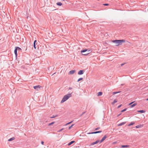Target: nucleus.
I'll return each instance as SVG.
<instances>
[{
  "label": "nucleus",
  "mask_w": 148,
  "mask_h": 148,
  "mask_svg": "<svg viewBox=\"0 0 148 148\" xmlns=\"http://www.w3.org/2000/svg\"><path fill=\"white\" fill-rule=\"evenodd\" d=\"M125 41L124 40H115L112 41V42L116 44V46L121 45L123 42H124Z\"/></svg>",
  "instance_id": "1"
},
{
  "label": "nucleus",
  "mask_w": 148,
  "mask_h": 148,
  "mask_svg": "<svg viewBox=\"0 0 148 148\" xmlns=\"http://www.w3.org/2000/svg\"><path fill=\"white\" fill-rule=\"evenodd\" d=\"M71 96V94H68L64 96L62 100L61 101V103H62L68 99Z\"/></svg>",
  "instance_id": "2"
},
{
  "label": "nucleus",
  "mask_w": 148,
  "mask_h": 148,
  "mask_svg": "<svg viewBox=\"0 0 148 148\" xmlns=\"http://www.w3.org/2000/svg\"><path fill=\"white\" fill-rule=\"evenodd\" d=\"M75 70H72L70 71L69 73V75H71L73 74L75 72Z\"/></svg>",
  "instance_id": "3"
},
{
  "label": "nucleus",
  "mask_w": 148,
  "mask_h": 148,
  "mask_svg": "<svg viewBox=\"0 0 148 148\" xmlns=\"http://www.w3.org/2000/svg\"><path fill=\"white\" fill-rule=\"evenodd\" d=\"M40 87H41V86L40 85H38V86H34V88L36 90H38V88H40Z\"/></svg>",
  "instance_id": "4"
},
{
  "label": "nucleus",
  "mask_w": 148,
  "mask_h": 148,
  "mask_svg": "<svg viewBox=\"0 0 148 148\" xmlns=\"http://www.w3.org/2000/svg\"><path fill=\"white\" fill-rule=\"evenodd\" d=\"M101 132V131H97V132H92L89 133H88V134H96V133H100Z\"/></svg>",
  "instance_id": "5"
},
{
  "label": "nucleus",
  "mask_w": 148,
  "mask_h": 148,
  "mask_svg": "<svg viewBox=\"0 0 148 148\" xmlns=\"http://www.w3.org/2000/svg\"><path fill=\"white\" fill-rule=\"evenodd\" d=\"M107 138V137L106 135L104 136L102 139L100 141V143H102L103 141Z\"/></svg>",
  "instance_id": "6"
},
{
  "label": "nucleus",
  "mask_w": 148,
  "mask_h": 148,
  "mask_svg": "<svg viewBox=\"0 0 148 148\" xmlns=\"http://www.w3.org/2000/svg\"><path fill=\"white\" fill-rule=\"evenodd\" d=\"M84 73V71L83 70H80L79 71L78 73V74L79 75H82Z\"/></svg>",
  "instance_id": "7"
},
{
  "label": "nucleus",
  "mask_w": 148,
  "mask_h": 148,
  "mask_svg": "<svg viewBox=\"0 0 148 148\" xmlns=\"http://www.w3.org/2000/svg\"><path fill=\"white\" fill-rule=\"evenodd\" d=\"M99 140H97L95 142H93L91 144V145H93L95 144H97L98 143H99Z\"/></svg>",
  "instance_id": "8"
},
{
  "label": "nucleus",
  "mask_w": 148,
  "mask_h": 148,
  "mask_svg": "<svg viewBox=\"0 0 148 148\" xmlns=\"http://www.w3.org/2000/svg\"><path fill=\"white\" fill-rule=\"evenodd\" d=\"M15 48H16V49L14 50V53H15V54L16 56V57L17 56V51L18 50H17V49H16V47H15Z\"/></svg>",
  "instance_id": "9"
},
{
  "label": "nucleus",
  "mask_w": 148,
  "mask_h": 148,
  "mask_svg": "<svg viewBox=\"0 0 148 148\" xmlns=\"http://www.w3.org/2000/svg\"><path fill=\"white\" fill-rule=\"evenodd\" d=\"M117 100L116 99H115L113 101L112 103V105H114L115 103L117 102Z\"/></svg>",
  "instance_id": "10"
},
{
  "label": "nucleus",
  "mask_w": 148,
  "mask_h": 148,
  "mask_svg": "<svg viewBox=\"0 0 148 148\" xmlns=\"http://www.w3.org/2000/svg\"><path fill=\"white\" fill-rule=\"evenodd\" d=\"M129 147V145H122L121 146V147L122 148H124L125 147Z\"/></svg>",
  "instance_id": "11"
},
{
  "label": "nucleus",
  "mask_w": 148,
  "mask_h": 148,
  "mask_svg": "<svg viewBox=\"0 0 148 148\" xmlns=\"http://www.w3.org/2000/svg\"><path fill=\"white\" fill-rule=\"evenodd\" d=\"M143 125L140 124L138 125H137L136 126V128H138L143 127Z\"/></svg>",
  "instance_id": "12"
},
{
  "label": "nucleus",
  "mask_w": 148,
  "mask_h": 148,
  "mask_svg": "<svg viewBox=\"0 0 148 148\" xmlns=\"http://www.w3.org/2000/svg\"><path fill=\"white\" fill-rule=\"evenodd\" d=\"M15 139V138L14 137H12L10 139L8 140V141H10L13 140Z\"/></svg>",
  "instance_id": "13"
},
{
  "label": "nucleus",
  "mask_w": 148,
  "mask_h": 148,
  "mask_svg": "<svg viewBox=\"0 0 148 148\" xmlns=\"http://www.w3.org/2000/svg\"><path fill=\"white\" fill-rule=\"evenodd\" d=\"M102 92H100L98 93H97V96H101L102 94Z\"/></svg>",
  "instance_id": "14"
},
{
  "label": "nucleus",
  "mask_w": 148,
  "mask_h": 148,
  "mask_svg": "<svg viewBox=\"0 0 148 148\" xmlns=\"http://www.w3.org/2000/svg\"><path fill=\"white\" fill-rule=\"evenodd\" d=\"M36 41H36V40H35L34 41V47L35 49H36Z\"/></svg>",
  "instance_id": "15"
},
{
  "label": "nucleus",
  "mask_w": 148,
  "mask_h": 148,
  "mask_svg": "<svg viewBox=\"0 0 148 148\" xmlns=\"http://www.w3.org/2000/svg\"><path fill=\"white\" fill-rule=\"evenodd\" d=\"M75 142V141H72L70 142L68 144V145L69 146L71 145V144H73V143H74Z\"/></svg>",
  "instance_id": "16"
},
{
  "label": "nucleus",
  "mask_w": 148,
  "mask_h": 148,
  "mask_svg": "<svg viewBox=\"0 0 148 148\" xmlns=\"http://www.w3.org/2000/svg\"><path fill=\"white\" fill-rule=\"evenodd\" d=\"M138 112H140L141 113H143L145 112V111L143 110H140L138 111Z\"/></svg>",
  "instance_id": "17"
},
{
  "label": "nucleus",
  "mask_w": 148,
  "mask_h": 148,
  "mask_svg": "<svg viewBox=\"0 0 148 148\" xmlns=\"http://www.w3.org/2000/svg\"><path fill=\"white\" fill-rule=\"evenodd\" d=\"M56 4L57 5L59 6H61L62 5V3L60 2H58Z\"/></svg>",
  "instance_id": "18"
},
{
  "label": "nucleus",
  "mask_w": 148,
  "mask_h": 148,
  "mask_svg": "<svg viewBox=\"0 0 148 148\" xmlns=\"http://www.w3.org/2000/svg\"><path fill=\"white\" fill-rule=\"evenodd\" d=\"M137 104L136 103H134V104H133L131 106V108H133V107H134V106H136L137 105Z\"/></svg>",
  "instance_id": "19"
},
{
  "label": "nucleus",
  "mask_w": 148,
  "mask_h": 148,
  "mask_svg": "<svg viewBox=\"0 0 148 148\" xmlns=\"http://www.w3.org/2000/svg\"><path fill=\"white\" fill-rule=\"evenodd\" d=\"M126 122H122V123H120V124H119L118 125V126H121L122 125H123L124 124H125V123Z\"/></svg>",
  "instance_id": "20"
},
{
  "label": "nucleus",
  "mask_w": 148,
  "mask_h": 148,
  "mask_svg": "<svg viewBox=\"0 0 148 148\" xmlns=\"http://www.w3.org/2000/svg\"><path fill=\"white\" fill-rule=\"evenodd\" d=\"M55 123V122H51V123H49L48 124V126H49L51 125H53Z\"/></svg>",
  "instance_id": "21"
},
{
  "label": "nucleus",
  "mask_w": 148,
  "mask_h": 148,
  "mask_svg": "<svg viewBox=\"0 0 148 148\" xmlns=\"http://www.w3.org/2000/svg\"><path fill=\"white\" fill-rule=\"evenodd\" d=\"M87 51V49H84V50H83L81 51V53H83V52H84Z\"/></svg>",
  "instance_id": "22"
},
{
  "label": "nucleus",
  "mask_w": 148,
  "mask_h": 148,
  "mask_svg": "<svg viewBox=\"0 0 148 148\" xmlns=\"http://www.w3.org/2000/svg\"><path fill=\"white\" fill-rule=\"evenodd\" d=\"M134 123H132V122L130 124H129V125H128V126H130L131 125H134Z\"/></svg>",
  "instance_id": "23"
},
{
  "label": "nucleus",
  "mask_w": 148,
  "mask_h": 148,
  "mask_svg": "<svg viewBox=\"0 0 148 148\" xmlns=\"http://www.w3.org/2000/svg\"><path fill=\"white\" fill-rule=\"evenodd\" d=\"M120 92H121V91H119V92H113V94H117V93H120Z\"/></svg>",
  "instance_id": "24"
},
{
  "label": "nucleus",
  "mask_w": 148,
  "mask_h": 148,
  "mask_svg": "<svg viewBox=\"0 0 148 148\" xmlns=\"http://www.w3.org/2000/svg\"><path fill=\"white\" fill-rule=\"evenodd\" d=\"M73 121H71L70 122H69V123H66V124H65V125H69Z\"/></svg>",
  "instance_id": "25"
},
{
  "label": "nucleus",
  "mask_w": 148,
  "mask_h": 148,
  "mask_svg": "<svg viewBox=\"0 0 148 148\" xmlns=\"http://www.w3.org/2000/svg\"><path fill=\"white\" fill-rule=\"evenodd\" d=\"M16 47V49H17V50L18 51L21 50V49L18 47Z\"/></svg>",
  "instance_id": "26"
},
{
  "label": "nucleus",
  "mask_w": 148,
  "mask_h": 148,
  "mask_svg": "<svg viewBox=\"0 0 148 148\" xmlns=\"http://www.w3.org/2000/svg\"><path fill=\"white\" fill-rule=\"evenodd\" d=\"M83 79V78H79V79L77 80V81L78 82H79V81H80V80H82Z\"/></svg>",
  "instance_id": "27"
},
{
  "label": "nucleus",
  "mask_w": 148,
  "mask_h": 148,
  "mask_svg": "<svg viewBox=\"0 0 148 148\" xmlns=\"http://www.w3.org/2000/svg\"><path fill=\"white\" fill-rule=\"evenodd\" d=\"M126 110H127V109L126 108H125V109L122 110H121V112H123L125 111H126Z\"/></svg>",
  "instance_id": "28"
},
{
  "label": "nucleus",
  "mask_w": 148,
  "mask_h": 148,
  "mask_svg": "<svg viewBox=\"0 0 148 148\" xmlns=\"http://www.w3.org/2000/svg\"><path fill=\"white\" fill-rule=\"evenodd\" d=\"M74 124H72L71 125V126H70V127H69V130L70 129H71V127L74 125Z\"/></svg>",
  "instance_id": "29"
},
{
  "label": "nucleus",
  "mask_w": 148,
  "mask_h": 148,
  "mask_svg": "<svg viewBox=\"0 0 148 148\" xmlns=\"http://www.w3.org/2000/svg\"><path fill=\"white\" fill-rule=\"evenodd\" d=\"M64 129V128H62V129H61V130H59L58 131V132H61V131H62V130H63Z\"/></svg>",
  "instance_id": "30"
},
{
  "label": "nucleus",
  "mask_w": 148,
  "mask_h": 148,
  "mask_svg": "<svg viewBox=\"0 0 148 148\" xmlns=\"http://www.w3.org/2000/svg\"><path fill=\"white\" fill-rule=\"evenodd\" d=\"M134 102V101H133V102H132L131 103H130L129 104V105H131Z\"/></svg>",
  "instance_id": "31"
},
{
  "label": "nucleus",
  "mask_w": 148,
  "mask_h": 148,
  "mask_svg": "<svg viewBox=\"0 0 148 148\" xmlns=\"http://www.w3.org/2000/svg\"><path fill=\"white\" fill-rule=\"evenodd\" d=\"M99 129H100V127H97V128H96V129H95V130H99Z\"/></svg>",
  "instance_id": "32"
},
{
  "label": "nucleus",
  "mask_w": 148,
  "mask_h": 148,
  "mask_svg": "<svg viewBox=\"0 0 148 148\" xmlns=\"http://www.w3.org/2000/svg\"><path fill=\"white\" fill-rule=\"evenodd\" d=\"M122 106V105L121 104L118 107V108H120Z\"/></svg>",
  "instance_id": "33"
},
{
  "label": "nucleus",
  "mask_w": 148,
  "mask_h": 148,
  "mask_svg": "<svg viewBox=\"0 0 148 148\" xmlns=\"http://www.w3.org/2000/svg\"><path fill=\"white\" fill-rule=\"evenodd\" d=\"M103 5H106V6H107V5H109V4H104Z\"/></svg>",
  "instance_id": "34"
},
{
  "label": "nucleus",
  "mask_w": 148,
  "mask_h": 148,
  "mask_svg": "<svg viewBox=\"0 0 148 148\" xmlns=\"http://www.w3.org/2000/svg\"><path fill=\"white\" fill-rule=\"evenodd\" d=\"M55 117H56V116H52L51 117V118H55Z\"/></svg>",
  "instance_id": "35"
},
{
  "label": "nucleus",
  "mask_w": 148,
  "mask_h": 148,
  "mask_svg": "<svg viewBox=\"0 0 148 148\" xmlns=\"http://www.w3.org/2000/svg\"><path fill=\"white\" fill-rule=\"evenodd\" d=\"M41 144H42V145H43L44 144V142L43 141H42L41 142Z\"/></svg>",
  "instance_id": "36"
},
{
  "label": "nucleus",
  "mask_w": 148,
  "mask_h": 148,
  "mask_svg": "<svg viewBox=\"0 0 148 148\" xmlns=\"http://www.w3.org/2000/svg\"><path fill=\"white\" fill-rule=\"evenodd\" d=\"M88 53H87V54H83V55H86L87 54H88Z\"/></svg>",
  "instance_id": "37"
},
{
  "label": "nucleus",
  "mask_w": 148,
  "mask_h": 148,
  "mask_svg": "<svg viewBox=\"0 0 148 148\" xmlns=\"http://www.w3.org/2000/svg\"><path fill=\"white\" fill-rule=\"evenodd\" d=\"M72 89V88L71 87H69V89H70V90Z\"/></svg>",
  "instance_id": "38"
},
{
  "label": "nucleus",
  "mask_w": 148,
  "mask_h": 148,
  "mask_svg": "<svg viewBox=\"0 0 148 148\" xmlns=\"http://www.w3.org/2000/svg\"><path fill=\"white\" fill-rule=\"evenodd\" d=\"M121 114H119V115H118L117 116H120V115H121Z\"/></svg>",
  "instance_id": "39"
},
{
  "label": "nucleus",
  "mask_w": 148,
  "mask_h": 148,
  "mask_svg": "<svg viewBox=\"0 0 148 148\" xmlns=\"http://www.w3.org/2000/svg\"><path fill=\"white\" fill-rule=\"evenodd\" d=\"M116 143V142H114L113 143L115 144Z\"/></svg>",
  "instance_id": "40"
},
{
  "label": "nucleus",
  "mask_w": 148,
  "mask_h": 148,
  "mask_svg": "<svg viewBox=\"0 0 148 148\" xmlns=\"http://www.w3.org/2000/svg\"><path fill=\"white\" fill-rule=\"evenodd\" d=\"M146 100L147 101H148V99H146Z\"/></svg>",
  "instance_id": "41"
},
{
  "label": "nucleus",
  "mask_w": 148,
  "mask_h": 148,
  "mask_svg": "<svg viewBox=\"0 0 148 148\" xmlns=\"http://www.w3.org/2000/svg\"><path fill=\"white\" fill-rule=\"evenodd\" d=\"M123 65V64H121V66H122V65Z\"/></svg>",
  "instance_id": "42"
},
{
  "label": "nucleus",
  "mask_w": 148,
  "mask_h": 148,
  "mask_svg": "<svg viewBox=\"0 0 148 148\" xmlns=\"http://www.w3.org/2000/svg\"><path fill=\"white\" fill-rule=\"evenodd\" d=\"M107 35H108V34H106V36H107Z\"/></svg>",
  "instance_id": "43"
}]
</instances>
